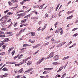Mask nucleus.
Instances as JSON below:
<instances>
[{"label":"nucleus","mask_w":78,"mask_h":78,"mask_svg":"<svg viewBox=\"0 0 78 78\" xmlns=\"http://www.w3.org/2000/svg\"><path fill=\"white\" fill-rule=\"evenodd\" d=\"M29 42H31V43H32V44H33L34 42H35V40H34L32 41H31V39H30L29 40Z\"/></svg>","instance_id":"nucleus-24"},{"label":"nucleus","mask_w":78,"mask_h":78,"mask_svg":"<svg viewBox=\"0 0 78 78\" xmlns=\"http://www.w3.org/2000/svg\"><path fill=\"white\" fill-rule=\"evenodd\" d=\"M16 62H10V64H16Z\"/></svg>","instance_id":"nucleus-47"},{"label":"nucleus","mask_w":78,"mask_h":78,"mask_svg":"<svg viewBox=\"0 0 78 78\" xmlns=\"http://www.w3.org/2000/svg\"><path fill=\"white\" fill-rule=\"evenodd\" d=\"M48 44H49V42H48L44 44L43 45V46H46V45H48Z\"/></svg>","instance_id":"nucleus-29"},{"label":"nucleus","mask_w":78,"mask_h":78,"mask_svg":"<svg viewBox=\"0 0 78 78\" xmlns=\"http://www.w3.org/2000/svg\"><path fill=\"white\" fill-rule=\"evenodd\" d=\"M29 71L30 72V74H32V73H33V71H32V70H33V69L30 68V69H29Z\"/></svg>","instance_id":"nucleus-15"},{"label":"nucleus","mask_w":78,"mask_h":78,"mask_svg":"<svg viewBox=\"0 0 78 78\" xmlns=\"http://www.w3.org/2000/svg\"><path fill=\"white\" fill-rule=\"evenodd\" d=\"M31 64V61H29L27 63V66H30Z\"/></svg>","instance_id":"nucleus-19"},{"label":"nucleus","mask_w":78,"mask_h":78,"mask_svg":"<svg viewBox=\"0 0 78 78\" xmlns=\"http://www.w3.org/2000/svg\"><path fill=\"white\" fill-rule=\"evenodd\" d=\"M78 34L76 33V34H75L74 35H73V36L74 37H76V36H78Z\"/></svg>","instance_id":"nucleus-30"},{"label":"nucleus","mask_w":78,"mask_h":78,"mask_svg":"<svg viewBox=\"0 0 78 78\" xmlns=\"http://www.w3.org/2000/svg\"><path fill=\"white\" fill-rule=\"evenodd\" d=\"M71 11H69L67 12V14H71Z\"/></svg>","instance_id":"nucleus-35"},{"label":"nucleus","mask_w":78,"mask_h":78,"mask_svg":"<svg viewBox=\"0 0 78 78\" xmlns=\"http://www.w3.org/2000/svg\"><path fill=\"white\" fill-rule=\"evenodd\" d=\"M13 49H14V47H12V48H10L9 50L8 51V52H10V51H11L12 50H13Z\"/></svg>","instance_id":"nucleus-12"},{"label":"nucleus","mask_w":78,"mask_h":78,"mask_svg":"<svg viewBox=\"0 0 78 78\" xmlns=\"http://www.w3.org/2000/svg\"><path fill=\"white\" fill-rule=\"evenodd\" d=\"M18 15L19 16L18 17V19H19L20 17H21V16H24V15H25V12L23 13L19 14Z\"/></svg>","instance_id":"nucleus-3"},{"label":"nucleus","mask_w":78,"mask_h":78,"mask_svg":"<svg viewBox=\"0 0 78 78\" xmlns=\"http://www.w3.org/2000/svg\"><path fill=\"white\" fill-rule=\"evenodd\" d=\"M33 19H39V16H37L35 17H33Z\"/></svg>","instance_id":"nucleus-18"},{"label":"nucleus","mask_w":78,"mask_h":78,"mask_svg":"<svg viewBox=\"0 0 78 78\" xmlns=\"http://www.w3.org/2000/svg\"><path fill=\"white\" fill-rule=\"evenodd\" d=\"M48 75H47L45 77V78H48Z\"/></svg>","instance_id":"nucleus-62"},{"label":"nucleus","mask_w":78,"mask_h":78,"mask_svg":"<svg viewBox=\"0 0 78 78\" xmlns=\"http://www.w3.org/2000/svg\"><path fill=\"white\" fill-rule=\"evenodd\" d=\"M15 53V51H13L12 53V56H13L14 55V53Z\"/></svg>","instance_id":"nucleus-32"},{"label":"nucleus","mask_w":78,"mask_h":78,"mask_svg":"<svg viewBox=\"0 0 78 78\" xmlns=\"http://www.w3.org/2000/svg\"><path fill=\"white\" fill-rule=\"evenodd\" d=\"M0 37H5V35H0Z\"/></svg>","instance_id":"nucleus-51"},{"label":"nucleus","mask_w":78,"mask_h":78,"mask_svg":"<svg viewBox=\"0 0 78 78\" xmlns=\"http://www.w3.org/2000/svg\"><path fill=\"white\" fill-rule=\"evenodd\" d=\"M53 64H54V65H57L58 64V62H53L52 63Z\"/></svg>","instance_id":"nucleus-33"},{"label":"nucleus","mask_w":78,"mask_h":78,"mask_svg":"<svg viewBox=\"0 0 78 78\" xmlns=\"http://www.w3.org/2000/svg\"><path fill=\"white\" fill-rule=\"evenodd\" d=\"M27 20L26 19H24L21 21V22L22 23H25V22H26V21Z\"/></svg>","instance_id":"nucleus-23"},{"label":"nucleus","mask_w":78,"mask_h":78,"mask_svg":"<svg viewBox=\"0 0 78 78\" xmlns=\"http://www.w3.org/2000/svg\"><path fill=\"white\" fill-rule=\"evenodd\" d=\"M13 14V12L12 13L11 12H9L7 13V15L11 16V15H12V14Z\"/></svg>","instance_id":"nucleus-9"},{"label":"nucleus","mask_w":78,"mask_h":78,"mask_svg":"<svg viewBox=\"0 0 78 78\" xmlns=\"http://www.w3.org/2000/svg\"><path fill=\"white\" fill-rule=\"evenodd\" d=\"M29 72H30V70L28 69L27 71H26L24 72L25 73H29Z\"/></svg>","instance_id":"nucleus-27"},{"label":"nucleus","mask_w":78,"mask_h":78,"mask_svg":"<svg viewBox=\"0 0 78 78\" xmlns=\"http://www.w3.org/2000/svg\"><path fill=\"white\" fill-rule=\"evenodd\" d=\"M73 42L72 41H70L68 44L66 45V47H67L68 46H69V45H70V44H71Z\"/></svg>","instance_id":"nucleus-16"},{"label":"nucleus","mask_w":78,"mask_h":78,"mask_svg":"<svg viewBox=\"0 0 78 78\" xmlns=\"http://www.w3.org/2000/svg\"><path fill=\"white\" fill-rule=\"evenodd\" d=\"M39 46H40V44H39L36 46H34L33 47V48H37V47H39Z\"/></svg>","instance_id":"nucleus-10"},{"label":"nucleus","mask_w":78,"mask_h":78,"mask_svg":"<svg viewBox=\"0 0 78 78\" xmlns=\"http://www.w3.org/2000/svg\"><path fill=\"white\" fill-rule=\"evenodd\" d=\"M26 61H27V60H26V59L25 60H23V61L22 62V64L26 63Z\"/></svg>","instance_id":"nucleus-21"},{"label":"nucleus","mask_w":78,"mask_h":78,"mask_svg":"<svg viewBox=\"0 0 78 78\" xmlns=\"http://www.w3.org/2000/svg\"><path fill=\"white\" fill-rule=\"evenodd\" d=\"M9 11V10H6V11H5L4 12V13H6V12H8Z\"/></svg>","instance_id":"nucleus-54"},{"label":"nucleus","mask_w":78,"mask_h":78,"mask_svg":"<svg viewBox=\"0 0 78 78\" xmlns=\"http://www.w3.org/2000/svg\"><path fill=\"white\" fill-rule=\"evenodd\" d=\"M23 25V26H27V25H28V24L26 23V24H22Z\"/></svg>","instance_id":"nucleus-49"},{"label":"nucleus","mask_w":78,"mask_h":78,"mask_svg":"<svg viewBox=\"0 0 78 78\" xmlns=\"http://www.w3.org/2000/svg\"><path fill=\"white\" fill-rule=\"evenodd\" d=\"M15 66L16 67H17V66H19L20 65H19V64H15Z\"/></svg>","instance_id":"nucleus-40"},{"label":"nucleus","mask_w":78,"mask_h":78,"mask_svg":"<svg viewBox=\"0 0 78 78\" xmlns=\"http://www.w3.org/2000/svg\"><path fill=\"white\" fill-rule=\"evenodd\" d=\"M5 43H1L0 44V47H2V45H3V44H4Z\"/></svg>","instance_id":"nucleus-61"},{"label":"nucleus","mask_w":78,"mask_h":78,"mask_svg":"<svg viewBox=\"0 0 78 78\" xmlns=\"http://www.w3.org/2000/svg\"><path fill=\"white\" fill-rule=\"evenodd\" d=\"M23 68H21L18 72V73H20L21 72H23Z\"/></svg>","instance_id":"nucleus-7"},{"label":"nucleus","mask_w":78,"mask_h":78,"mask_svg":"<svg viewBox=\"0 0 78 78\" xmlns=\"http://www.w3.org/2000/svg\"><path fill=\"white\" fill-rule=\"evenodd\" d=\"M47 17H48V14H47V13H46L45 15V17L46 18Z\"/></svg>","instance_id":"nucleus-46"},{"label":"nucleus","mask_w":78,"mask_h":78,"mask_svg":"<svg viewBox=\"0 0 78 78\" xmlns=\"http://www.w3.org/2000/svg\"><path fill=\"white\" fill-rule=\"evenodd\" d=\"M62 30V28H58V29L57 30H58V31L59 32V31H61V30Z\"/></svg>","instance_id":"nucleus-31"},{"label":"nucleus","mask_w":78,"mask_h":78,"mask_svg":"<svg viewBox=\"0 0 78 78\" xmlns=\"http://www.w3.org/2000/svg\"><path fill=\"white\" fill-rule=\"evenodd\" d=\"M11 2H14V3H16V2H18V1L17 0H11Z\"/></svg>","instance_id":"nucleus-26"},{"label":"nucleus","mask_w":78,"mask_h":78,"mask_svg":"<svg viewBox=\"0 0 78 78\" xmlns=\"http://www.w3.org/2000/svg\"><path fill=\"white\" fill-rule=\"evenodd\" d=\"M54 37L52 38L51 40V42H53V41H54Z\"/></svg>","instance_id":"nucleus-55"},{"label":"nucleus","mask_w":78,"mask_h":78,"mask_svg":"<svg viewBox=\"0 0 78 78\" xmlns=\"http://www.w3.org/2000/svg\"><path fill=\"white\" fill-rule=\"evenodd\" d=\"M45 5V4L44 3L43 5L41 6L39 8V9H42V8H43V7H44V6Z\"/></svg>","instance_id":"nucleus-14"},{"label":"nucleus","mask_w":78,"mask_h":78,"mask_svg":"<svg viewBox=\"0 0 78 78\" xmlns=\"http://www.w3.org/2000/svg\"><path fill=\"white\" fill-rule=\"evenodd\" d=\"M30 16H31V14H30L29 15H27V17H30Z\"/></svg>","instance_id":"nucleus-45"},{"label":"nucleus","mask_w":78,"mask_h":78,"mask_svg":"<svg viewBox=\"0 0 78 78\" xmlns=\"http://www.w3.org/2000/svg\"><path fill=\"white\" fill-rule=\"evenodd\" d=\"M73 17V15H72L71 16H69L67 17V19H72Z\"/></svg>","instance_id":"nucleus-13"},{"label":"nucleus","mask_w":78,"mask_h":78,"mask_svg":"<svg viewBox=\"0 0 78 78\" xmlns=\"http://www.w3.org/2000/svg\"><path fill=\"white\" fill-rule=\"evenodd\" d=\"M66 73H65L64 74H63V75H62V77H63V78H64V76H66Z\"/></svg>","instance_id":"nucleus-37"},{"label":"nucleus","mask_w":78,"mask_h":78,"mask_svg":"<svg viewBox=\"0 0 78 78\" xmlns=\"http://www.w3.org/2000/svg\"><path fill=\"white\" fill-rule=\"evenodd\" d=\"M8 41H9V39L8 38H5L4 40V42H8Z\"/></svg>","instance_id":"nucleus-4"},{"label":"nucleus","mask_w":78,"mask_h":78,"mask_svg":"<svg viewBox=\"0 0 78 78\" xmlns=\"http://www.w3.org/2000/svg\"><path fill=\"white\" fill-rule=\"evenodd\" d=\"M66 43V42H62L60 44H61L62 46V45H64Z\"/></svg>","instance_id":"nucleus-28"},{"label":"nucleus","mask_w":78,"mask_h":78,"mask_svg":"<svg viewBox=\"0 0 78 78\" xmlns=\"http://www.w3.org/2000/svg\"><path fill=\"white\" fill-rule=\"evenodd\" d=\"M19 56V55H18L15 56L14 57V59H16V58H18V56Z\"/></svg>","instance_id":"nucleus-52"},{"label":"nucleus","mask_w":78,"mask_h":78,"mask_svg":"<svg viewBox=\"0 0 78 78\" xmlns=\"http://www.w3.org/2000/svg\"><path fill=\"white\" fill-rule=\"evenodd\" d=\"M41 78H45V76H40Z\"/></svg>","instance_id":"nucleus-64"},{"label":"nucleus","mask_w":78,"mask_h":78,"mask_svg":"<svg viewBox=\"0 0 78 78\" xmlns=\"http://www.w3.org/2000/svg\"><path fill=\"white\" fill-rule=\"evenodd\" d=\"M6 30V28H2V30H3L4 31H5Z\"/></svg>","instance_id":"nucleus-57"},{"label":"nucleus","mask_w":78,"mask_h":78,"mask_svg":"<svg viewBox=\"0 0 78 78\" xmlns=\"http://www.w3.org/2000/svg\"><path fill=\"white\" fill-rule=\"evenodd\" d=\"M6 75H8V74L5 73V75H2L1 76V78H3V77H5V76H6Z\"/></svg>","instance_id":"nucleus-8"},{"label":"nucleus","mask_w":78,"mask_h":78,"mask_svg":"<svg viewBox=\"0 0 78 78\" xmlns=\"http://www.w3.org/2000/svg\"><path fill=\"white\" fill-rule=\"evenodd\" d=\"M31 58V57H28L26 59V61H27V60H28V59H30Z\"/></svg>","instance_id":"nucleus-42"},{"label":"nucleus","mask_w":78,"mask_h":78,"mask_svg":"<svg viewBox=\"0 0 78 78\" xmlns=\"http://www.w3.org/2000/svg\"><path fill=\"white\" fill-rule=\"evenodd\" d=\"M2 48L4 50H5V49L6 48L5 47H6V45H3L2 46Z\"/></svg>","instance_id":"nucleus-22"},{"label":"nucleus","mask_w":78,"mask_h":78,"mask_svg":"<svg viewBox=\"0 0 78 78\" xmlns=\"http://www.w3.org/2000/svg\"><path fill=\"white\" fill-rule=\"evenodd\" d=\"M60 33L61 34V35H62V34L63 33V31L61 30Z\"/></svg>","instance_id":"nucleus-48"},{"label":"nucleus","mask_w":78,"mask_h":78,"mask_svg":"<svg viewBox=\"0 0 78 78\" xmlns=\"http://www.w3.org/2000/svg\"><path fill=\"white\" fill-rule=\"evenodd\" d=\"M61 46H62V45H61V44L60 43V44L58 45L57 47H61Z\"/></svg>","instance_id":"nucleus-43"},{"label":"nucleus","mask_w":78,"mask_h":78,"mask_svg":"<svg viewBox=\"0 0 78 78\" xmlns=\"http://www.w3.org/2000/svg\"><path fill=\"white\" fill-rule=\"evenodd\" d=\"M59 58V55H57L55 56L54 59H58Z\"/></svg>","instance_id":"nucleus-6"},{"label":"nucleus","mask_w":78,"mask_h":78,"mask_svg":"<svg viewBox=\"0 0 78 78\" xmlns=\"http://www.w3.org/2000/svg\"><path fill=\"white\" fill-rule=\"evenodd\" d=\"M53 69V68H48V70H52Z\"/></svg>","instance_id":"nucleus-56"},{"label":"nucleus","mask_w":78,"mask_h":78,"mask_svg":"<svg viewBox=\"0 0 78 78\" xmlns=\"http://www.w3.org/2000/svg\"><path fill=\"white\" fill-rule=\"evenodd\" d=\"M78 28H75L74 29H73L72 31H75L76 30V29H78Z\"/></svg>","instance_id":"nucleus-44"},{"label":"nucleus","mask_w":78,"mask_h":78,"mask_svg":"<svg viewBox=\"0 0 78 78\" xmlns=\"http://www.w3.org/2000/svg\"><path fill=\"white\" fill-rule=\"evenodd\" d=\"M59 33V32L58 31V30H56V31H55V33Z\"/></svg>","instance_id":"nucleus-63"},{"label":"nucleus","mask_w":78,"mask_h":78,"mask_svg":"<svg viewBox=\"0 0 78 78\" xmlns=\"http://www.w3.org/2000/svg\"><path fill=\"white\" fill-rule=\"evenodd\" d=\"M27 46H28V45H27V44H24L23 45V47H27Z\"/></svg>","instance_id":"nucleus-50"},{"label":"nucleus","mask_w":78,"mask_h":78,"mask_svg":"<svg viewBox=\"0 0 78 78\" xmlns=\"http://www.w3.org/2000/svg\"><path fill=\"white\" fill-rule=\"evenodd\" d=\"M8 3L9 5H12V3H11V2L10 1Z\"/></svg>","instance_id":"nucleus-39"},{"label":"nucleus","mask_w":78,"mask_h":78,"mask_svg":"<svg viewBox=\"0 0 78 78\" xmlns=\"http://www.w3.org/2000/svg\"><path fill=\"white\" fill-rule=\"evenodd\" d=\"M2 70H3L4 71H8V70L6 68H4Z\"/></svg>","instance_id":"nucleus-20"},{"label":"nucleus","mask_w":78,"mask_h":78,"mask_svg":"<svg viewBox=\"0 0 78 78\" xmlns=\"http://www.w3.org/2000/svg\"><path fill=\"white\" fill-rule=\"evenodd\" d=\"M45 39H46L47 40V39H48V36H47L45 38Z\"/></svg>","instance_id":"nucleus-59"},{"label":"nucleus","mask_w":78,"mask_h":78,"mask_svg":"<svg viewBox=\"0 0 78 78\" xmlns=\"http://www.w3.org/2000/svg\"><path fill=\"white\" fill-rule=\"evenodd\" d=\"M45 59V58L44 57L43 58H41L40 60H38L37 63V64L38 65L40 63H41V62H42Z\"/></svg>","instance_id":"nucleus-1"},{"label":"nucleus","mask_w":78,"mask_h":78,"mask_svg":"<svg viewBox=\"0 0 78 78\" xmlns=\"http://www.w3.org/2000/svg\"><path fill=\"white\" fill-rule=\"evenodd\" d=\"M20 76L18 75L16 76V78H20Z\"/></svg>","instance_id":"nucleus-38"},{"label":"nucleus","mask_w":78,"mask_h":78,"mask_svg":"<svg viewBox=\"0 0 78 78\" xmlns=\"http://www.w3.org/2000/svg\"><path fill=\"white\" fill-rule=\"evenodd\" d=\"M17 25V23L16 22L15 23V24L14 25V27H16Z\"/></svg>","instance_id":"nucleus-36"},{"label":"nucleus","mask_w":78,"mask_h":78,"mask_svg":"<svg viewBox=\"0 0 78 78\" xmlns=\"http://www.w3.org/2000/svg\"><path fill=\"white\" fill-rule=\"evenodd\" d=\"M12 33L11 32H7V34H10Z\"/></svg>","instance_id":"nucleus-41"},{"label":"nucleus","mask_w":78,"mask_h":78,"mask_svg":"<svg viewBox=\"0 0 78 78\" xmlns=\"http://www.w3.org/2000/svg\"><path fill=\"white\" fill-rule=\"evenodd\" d=\"M31 34H32V36H34L35 35V34L34 33V32H31Z\"/></svg>","instance_id":"nucleus-25"},{"label":"nucleus","mask_w":78,"mask_h":78,"mask_svg":"<svg viewBox=\"0 0 78 78\" xmlns=\"http://www.w3.org/2000/svg\"><path fill=\"white\" fill-rule=\"evenodd\" d=\"M66 58V59H67L68 58H70V56H68L67 57H65Z\"/></svg>","instance_id":"nucleus-53"},{"label":"nucleus","mask_w":78,"mask_h":78,"mask_svg":"<svg viewBox=\"0 0 78 78\" xmlns=\"http://www.w3.org/2000/svg\"><path fill=\"white\" fill-rule=\"evenodd\" d=\"M24 2H25V1H24V0L23 1V2H21L20 3V4L21 5H23L24 4Z\"/></svg>","instance_id":"nucleus-34"},{"label":"nucleus","mask_w":78,"mask_h":78,"mask_svg":"<svg viewBox=\"0 0 78 78\" xmlns=\"http://www.w3.org/2000/svg\"><path fill=\"white\" fill-rule=\"evenodd\" d=\"M25 28H24L23 30H21L20 32L19 33L21 34V33H23V32H24V31H25Z\"/></svg>","instance_id":"nucleus-11"},{"label":"nucleus","mask_w":78,"mask_h":78,"mask_svg":"<svg viewBox=\"0 0 78 78\" xmlns=\"http://www.w3.org/2000/svg\"><path fill=\"white\" fill-rule=\"evenodd\" d=\"M40 28H41V27H40L39 28L37 29V31H39L40 30Z\"/></svg>","instance_id":"nucleus-60"},{"label":"nucleus","mask_w":78,"mask_h":78,"mask_svg":"<svg viewBox=\"0 0 78 78\" xmlns=\"http://www.w3.org/2000/svg\"><path fill=\"white\" fill-rule=\"evenodd\" d=\"M8 17H9V16H5V19H7V18H8Z\"/></svg>","instance_id":"nucleus-58"},{"label":"nucleus","mask_w":78,"mask_h":78,"mask_svg":"<svg viewBox=\"0 0 78 78\" xmlns=\"http://www.w3.org/2000/svg\"><path fill=\"white\" fill-rule=\"evenodd\" d=\"M64 68V66H62L61 68H60L59 70L57 71V72H60L62 70V69Z\"/></svg>","instance_id":"nucleus-5"},{"label":"nucleus","mask_w":78,"mask_h":78,"mask_svg":"<svg viewBox=\"0 0 78 78\" xmlns=\"http://www.w3.org/2000/svg\"><path fill=\"white\" fill-rule=\"evenodd\" d=\"M54 42L55 44H56V43H59L60 42V41H56V40H55L54 41Z\"/></svg>","instance_id":"nucleus-17"},{"label":"nucleus","mask_w":78,"mask_h":78,"mask_svg":"<svg viewBox=\"0 0 78 78\" xmlns=\"http://www.w3.org/2000/svg\"><path fill=\"white\" fill-rule=\"evenodd\" d=\"M54 55V52H52L48 56L47 59H49L51 58H52Z\"/></svg>","instance_id":"nucleus-2"}]
</instances>
